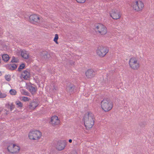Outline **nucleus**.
<instances>
[{
	"label": "nucleus",
	"mask_w": 154,
	"mask_h": 154,
	"mask_svg": "<svg viewBox=\"0 0 154 154\" xmlns=\"http://www.w3.org/2000/svg\"><path fill=\"white\" fill-rule=\"evenodd\" d=\"M94 115L91 112H87L85 114L83 120L87 129H89L92 127L94 124Z\"/></svg>",
	"instance_id": "nucleus-1"
},
{
	"label": "nucleus",
	"mask_w": 154,
	"mask_h": 154,
	"mask_svg": "<svg viewBox=\"0 0 154 154\" xmlns=\"http://www.w3.org/2000/svg\"><path fill=\"white\" fill-rule=\"evenodd\" d=\"M101 106L102 109L105 112H108L112 108V102L109 98L103 99L101 102Z\"/></svg>",
	"instance_id": "nucleus-2"
},
{
	"label": "nucleus",
	"mask_w": 154,
	"mask_h": 154,
	"mask_svg": "<svg viewBox=\"0 0 154 154\" xmlns=\"http://www.w3.org/2000/svg\"><path fill=\"white\" fill-rule=\"evenodd\" d=\"M94 29L97 33L101 35H104L107 32L106 27L101 23H98L95 25Z\"/></svg>",
	"instance_id": "nucleus-3"
},
{
	"label": "nucleus",
	"mask_w": 154,
	"mask_h": 154,
	"mask_svg": "<svg viewBox=\"0 0 154 154\" xmlns=\"http://www.w3.org/2000/svg\"><path fill=\"white\" fill-rule=\"evenodd\" d=\"M109 48L106 46H100L97 48V54L99 56L103 57L108 52Z\"/></svg>",
	"instance_id": "nucleus-4"
},
{
	"label": "nucleus",
	"mask_w": 154,
	"mask_h": 154,
	"mask_svg": "<svg viewBox=\"0 0 154 154\" xmlns=\"http://www.w3.org/2000/svg\"><path fill=\"white\" fill-rule=\"evenodd\" d=\"M41 136V133L39 131L36 130L31 131L29 134V139L34 140L39 139Z\"/></svg>",
	"instance_id": "nucleus-5"
},
{
	"label": "nucleus",
	"mask_w": 154,
	"mask_h": 154,
	"mask_svg": "<svg viewBox=\"0 0 154 154\" xmlns=\"http://www.w3.org/2000/svg\"><path fill=\"white\" fill-rule=\"evenodd\" d=\"M130 67L134 70H137L139 67V63L135 57L130 58L129 63Z\"/></svg>",
	"instance_id": "nucleus-6"
},
{
	"label": "nucleus",
	"mask_w": 154,
	"mask_h": 154,
	"mask_svg": "<svg viewBox=\"0 0 154 154\" xmlns=\"http://www.w3.org/2000/svg\"><path fill=\"white\" fill-rule=\"evenodd\" d=\"M131 6L133 9L136 11H139L142 10L144 7V5L142 1H138L133 2Z\"/></svg>",
	"instance_id": "nucleus-7"
},
{
	"label": "nucleus",
	"mask_w": 154,
	"mask_h": 154,
	"mask_svg": "<svg viewBox=\"0 0 154 154\" xmlns=\"http://www.w3.org/2000/svg\"><path fill=\"white\" fill-rule=\"evenodd\" d=\"M29 17V22L32 23H39L40 22V17L39 16L36 14H33L25 17L26 18H27Z\"/></svg>",
	"instance_id": "nucleus-8"
},
{
	"label": "nucleus",
	"mask_w": 154,
	"mask_h": 154,
	"mask_svg": "<svg viewBox=\"0 0 154 154\" xmlns=\"http://www.w3.org/2000/svg\"><path fill=\"white\" fill-rule=\"evenodd\" d=\"M7 149L9 152L12 153H14L19 151L20 147L16 146L15 144H11L8 146Z\"/></svg>",
	"instance_id": "nucleus-9"
},
{
	"label": "nucleus",
	"mask_w": 154,
	"mask_h": 154,
	"mask_svg": "<svg viewBox=\"0 0 154 154\" xmlns=\"http://www.w3.org/2000/svg\"><path fill=\"white\" fill-rule=\"evenodd\" d=\"M111 17L114 19L117 20L121 17L119 12L116 9L112 10L110 12Z\"/></svg>",
	"instance_id": "nucleus-10"
},
{
	"label": "nucleus",
	"mask_w": 154,
	"mask_h": 154,
	"mask_svg": "<svg viewBox=\"0 0 154 154\" xmlns=\"http://www.w3.org/2000/svg\"><path fill=\"white\" fill-rule=\"evenodd\" d=\"M66 144L65 141H59L57 143V144L56 145V148L59 150H62L64 149Z\"/></svg>",
	"instance_id": "nucleus-11"
},
{
	"label": "nucleus",
	"mask_w": 154,
	"mask_h": 154,
	"mask_svg": "<svg viewBox=\"0 0 154 154\" xmlns=\"http://www.w3.org/2000/svg\"><path fill=\"white\" fill-rule=\"evenodd\" d=\"M75 88V86L73 84L70 83H68L67 84L66 90L67 92L71 94L74 92Z\"/></svg>",
	"instance_id": "nucleus-12"
},
{
	"label": "nucleus",
	"mask_w": 154,
	"mask_h": 154,
	"mask_svg": "<svg viewBox=\"0 0 154 154\" xmlns=\"http://www.w3.org/2000/svg\"><path fill=\"white\" fill-rule=\"evenodd\" d=\"M96 74V72L93 69H88L85 72V75L88 78H91L94 76Z\"/></svg>",
	"instance_id": "nucleus-13"
},
{
	"label": "nucleus",
	"mask_w": 154,
	"mask_h": 154,
	"mask_svg": "<svg viewBox=\"0 0 154 154\" xmlns=\"http://www.w3.org/2000/svg\"><path fill=\"white\" fill-rule=\"evenodd\" d=\"M50 123L53 125H58L60 123V120L58 117L56 116H54L51 117Z\"/></svg>",
	"instance_id": "nucleus-14"
},
{
	"label": "nucleus",
	"mask_w": 154,
	"mask_h": 154,
	"mask_svg": "<svg viewBox=\"0 0 154 154\" xmlns=\"http://www.w3.org/2000/svg\"><path fill=\"white\" fill-rule=\"evenodd\" d=\"M38 103L36 100H34L30 103L29 108L32 109H34L38 106Z\"/></svg>",
	"instance_id": "nucleus-15"
},
{
	"label": "nucleus",
	"mask_w": 154,
	"mask_h": 154,
	"mask_svg": "<svg viewBox=\"0 0 154 154\" xmlns=\"http://www.w3.org/2000/svg\"><path fill=\"white\" fill-rule=\"evenodd\" d=\"M29 72L26 70H25L21 73V77L24 78L25 79L27 80L29 78Z\"/></svg>",
	"instance_id": "nucleus-16"
},
{
	"label": "nucleus",
	"mask_w": 154,
	"mask_h": 154,
	"mask_svg": "<svg viewBox=\"0 0 154 154\" xmlns=\"http://www.w3.org/2000/svg\"><path fill=\"white\" fill-rule=\"evenodd\" d=\"M41 56L42 58L46 59L50 58V55L47 51H43L41 53Z\"/></svg>",
	"instance_id": "nucleus-17"
},
{
	"label": "nucleus",
	"mask_w": 154,
	"mask_h": 154,
	"mask_svg": "<svg viewBox=\"0 0 154 154\" xmlns=\"http://www.w3.org/2000/svg\"><path fill=\"white\" fill-rule=\"evenodd\" d=\"M6 67L8 69L13 70L17 68V65L14 64H11L6 65Z\"/></svg>",
	"instance_id": "nucleus-18"
},
{
	"label": "nucleus",
	"mask_w": 154,
	"mask_h": 154,
	"mask_svg": "<svg viewBox=\"0 0 154 154\" xmlns=\"http://www.w3.org/2000/svg\"><path fill=\"white\" fill-rule=\"evenodd\" d=\"M28 88L32 94H34L37 91L36 89L31 85H29L28 86Z\"/></svg>",
	"instance_id": "nucleus-19"
},
{
	"label": "nucleus",
	"mask_w": 154,
	"mask_h": 154,
	"mask_svg": "<svg viewBox=\"0 0 154 154\" xmlns=\"http://www.w3.org/2000/svg\"><path fill=\"white\" fill-rule=\"evenodd\" d=\"M2 60L6 62H7L10 58L9 55L6 54L2 55Z\"/></svg>",
	"instance_id": "nucleus-20"
},
{
	"label": "nucleus",
	"mask_w": 154,
	"mask_h": 154,
	"mask_svg": "<svg viewBox=\"0 0 154 154\" xmlns=\"http://www.w3.org/2000/svg\"><path fill=\"white\" fill-rule=\"evenodd\" d=\"M21 55L23 58L25 59H28L29 58V55L26 53V51H25V53L23 52H21Z\"/></svg>",
	"instance_id": "nucleus-21"
},
{
	"label": "nucleus",
	"mask_w": 154,
	"mask_h": 154,
	"mask_svg": "<svg viewBox=\"0 0 154 154\" xmlns=\"http://www.w3.org/2000/svg\"><path fill=\"white\" fill-rule=\"evenodd\" d=\"M16 105L17 106V107H22L23 106L22 103L20 101H17L15 102Z\"/></svg>",
	"instance_id": "nucleus-22"
},
{
	"label": "nucleus",
	"mask_w": 154,
	"mask_h": 154,
	"mask_svg": "<svg viewBox=\"0 0 154 154\" xmlns=\"http://www.w3.org/2000/svg\"><path fill=\"white\" fill-rule=\"evenodd\" d=\"M25 65L24 63H22L21 65H20L19 67L18 71L19 72H20L22 70L25 68Z\"/></svg>",
	"instance_id": "nucleus-23"
},
{
	"label": "nucleus",
	"mask_w": 154,
	"mask_h": 154,
	"mask_svg": "<svg viewBox=\"0 0 154 154\" xmlns=\"http://www.w3.org/2000/svg\"><path fill=\"white\" fill-rule=\"evenodd\" d=\"M8 105L10 106L9 109H10V110L11 111L15 107V105L13 104V103H11V104H8Z\"/></svg>",
	"instance_id": "nucleus-24"
},
{
	"label": "nucleus",
	"mask_w": 154,
	"mask_h": 154,
	"mask_svg": "<svg viewBox=\"0 0 154 154\" xmlns=\"http://www.w3.org/2000/svg\"><path fill=\"white\" fill-rule=\"evenodd\" d=\"M10 94L12 95H15L16 94L17 92L14 89H11L9 91Z\"/></svg>",
	"instance_id": "nucleus-25"
},
{
	"label": "nucleus",
	"mask_w": 154,
	"mask_h": 154,
	"mask_svg": "<svg viewBox=\"0 0 154 154\" xmlns=\"http://www.w3.org/2000/svg\"><path fill=\"white\" fill-rule=\"evenodd\" d=\"M146 124V123L144 122H141L139 124V125L142 128L144 127Z\"/></svg>",
	"instance_id": "nucleus-26"
},
{
	"label": "nucleus",
	"mask_w": 154,
	"mask_h": 154,
	"mask_svg": "<svg viewBox=\"0 0 154 154\" xmlns=\"http://www.w3.org/2000/svg\"><path fill=\"white\" fill-rule=\"evenodd\" d=\"M5 78L6 80L8 81H9L11 80L10 75H5Z\"/></svg>",
	"instance_id": "nucleus-27"
},
{
	"label": "nucleus",
	"mask_w": 154,
	"mask_h": 154,
	"mask_svg": "<svg viewBox=\"0 0 154 154\" xmlns=\"http://www.w3.org/2000/svg\"><path fill=\"white\" fill-rule=\"evenodd\" d=\"M22 100L24 101H28L29 99L28 97H22Z\"/></svg>",
	"instance_id": "nucleus-28"
},
{
	"label": "nucleus",
	"mask_w": 154,
	"mask_h": 154,
	"mask_svg": "<svg viewBox=\"0 0 154 154\" xmlns=\"http://www.w3.org/2000/svg\"><path fill=\"white\" fill-rule=\"evenodd\" d=\"M11 63H17L18 62H17V61L15 60V57L14 56H13L12 57V59L11 61Z\"/></svg>",
	"instance_id": "nucleus-29"
},
{
	"label": "nucleus",
	"mask_w": 154,
	"mask_h": 154,
	"mask_svg": "<svg viewBox=\"0 0 154 154\" xmlns=\"http://www.w3.org/2000/svg\"><path fill=\"white\" fill-rule=\"evenodd\" d=\"M58 39V35L57 34H56L55 35V37L54 39V41H57Z\"/></svg>",
	"instance_id": "nucleus-30"
},
{
	"label": "nucleus",
	"mask_w": 154,
	"mask_h": 154,
	"mask_svg": "<svg viewBox=\"0 0 154 154\" xmlns=\"http://www.w3.org/2000/svg\"><path fill=\"white\" fill-rule=\"evenodd\" d=\"M86 0H76V1L79 3H84Z\"/></svg>",
	"instance_id": "nucleus-31"
},
{
	"label": "nucleus",
	"mask_w": 154,
	"mask_h": 154,
	"mask_svg": "<svg viewBox=\"0 0 154 154\" xmlns=\"http://www.w3.org/2000/svg\"><path fill=\"white\" fill-rule=\"evenodd\" d=\"M69 64H70L71 66H73L74 65V62L71 60H69Z\"/></svg>",
	"instance_id": "nucleus-32"
},
{
	"label": "nucleus",
	"mask_w": 154,
	"mask_h": 154,
	"mask_svg": "<svg viewBox=\"0 0 154 154\" xmlns=\"http://www.w3.org/2000/svg\"><path fill=\"white\" fill-rule=\"evenodd\" d=\"M72 140L71 139H69V142L70 143H72Z\"/></svg>",
	"instance_id": "nucleus-33"
},
{
	"label": "nucleus",
	"mask_w": 154,
	"mask_h": 154,
	"mask_svg": "<svg viewBox=\"0 0 154 154\" xmlns=\"http://www.w3.org/2000/svg\"><path fill=\"white\" fill-rule=\"evenodd\" d=\"M56 44H58V42H57V41H54Z\"/></svg>",
	"instance_id": "nucleus-34"
},
{
	"label": "nucleus",
	"mask_w": 154,
	"mask_h": 154,
	"mask_svg": "<svg viewBox=\"0 0 154 154\" xmlns=\"http://www.w3.org/2000/svg\"><path fill=\"white\" fill-rule=\"evenodd\" d=\"M1 57H0V63H1Z\"/></svg>",
	"instance_id": "nucleus-35"
},
{
	"label": "nucleus",
	"mask_w": 154,
	"mask_h": 154,
	"mask_svg": "<svg viewBox=\"0 0 154 154\" xmlns=\"http://www.w3.org/2000/svg\"><path fill=\"white\" fill-rule=\"evenodd\" d=\"M16 149H17V147H15V148H14V150H16Z\"/></svg>",
	"instance_id": "nucleus-36"
},
{
	"label": "nucleus",
	"mask_w": 154,
	"mask_h": 154,
	"mask_svg": "<svg viewBox=\"0 0 154 154\" xmlns=\"http://www.w3.org/2000/svg\"><path fill=\"white\" fill-rule=\"evenodd\" d=\"M74 154H77V152H74Z\"/></svg>",
	"instance_id": "nucleus-37"
},
{
	"label": "nucleus",
	"mask_w": 154,
	"mask_h": 154,
	"mask_svg": "<svg viewBox=\"0 0 154 154\" xmlns=\"http://www.w3.org/2000/svg\"><path fill=\"white\" fill-rule=\"evenodd\" d=\"M2 29L1 27H0V31H1V30Z\"/></svg>",
	"instance_id": "nucleus-38"
},
{
	"label": "nucleus",
	"mask_w": 154,
	"mask_h": 154,
	"mask_svg": "<svg viewBox=\"0 0 154 154\" xmlns=\"http://www.w3.org/2000/svg\"><path fill=\"white\" fill-rule=\"evenodd\" d=\"M2 75V73L1 72H0V75Z\"/></svg>",
	"instance_id": "nucleus-39"
},
{
	"label": "nucleus",
	"mask_w": 154,
	"mask_h": 154,
	"mask_svg": "<svg viewBox=\"0 0 154 154\" xmlns=\"http://www.w3.org/2000/svg\"><path fill=\"white\" fill-rule=\"evenodd\" d=\"M1 112V110H0V112Z\"/></svg>",
	"instance_id": "nucleus-40"
}]
</instances>
